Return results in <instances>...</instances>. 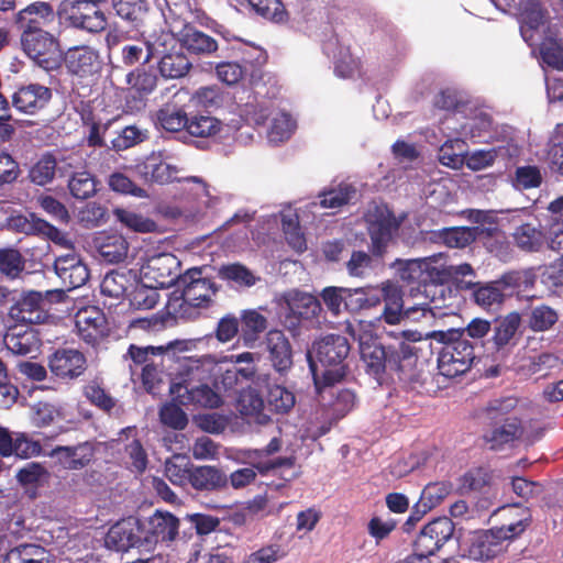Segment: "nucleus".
<instances>
[{"label":"nucleus","mask_w":563,"mask_h":563,"mask_svg":"<svg viewBox=\"0 0 563 563\" xmlns=\"http://www.w3.org/2000/svg\"><path fill=\"white\" fill-rule=\"evenodd\" d=\"M47 365L51 373L57 378L73 380L85 373L87 360L79 350L58 349L49 355Z\"/></svg>","instance_id":"nucleus-13"},{"label":"nucleus","mask_w":563,"mask_h":563,"mask_svg":"<svg viewBox=\"0 0 563 563\" xmlns=\"http://www.w3.org/2000/svg\"><path fill=\"white\" fill-rule=\"evenodd\" d=\"M379 291L383 295L384 309L377 318L378 322L388 325L400 324L405 319L418 322L419 318L413 317L416 312L421 311L422 317H427L430 310L420 307L404 308L402 290L399 285L391 280H385L379 284Z\"/></svg>","instance_id":"nucleus-7"},{"label":"nucleus","mask_w":563,"mask_h":563,"mask_svg":"<svg viewBox=\"0 0 563 563\" xmlns=\"http://www.w3.org/2000/svg\"><path fill=\"white\" fill-rule=\"evenodd\" d=\"M521 35L529 45L538 44V40L548 31L545 12L539 0H525L519 8Z\"/></svg>","instance_id":"nucleus-17"},{"label":"nucleus","mask_w":563,"mask_h":563,"mask_svg":"<svg viewBox=\"0 0 563 563\" xmlns=\"http://www.w3.org/2000/svg\"><path fill=\"white\" fill-rule=\"evenodd\" d=\"M185 455L175 454L165 462V476L172 484L185 486L189 481L190 470Z\"/></svg>","instance_id":"nucleus-53"},{"label":"nucleus","mask_w":563,"mask_h":563,"mask_svg":"<svg viewBox=\"0 0 563 563\" xmlns=\"http://www.w3.org/2000/svg\"><path fill=\"white\" fill-rule=\"evenodd\" d=\"M70 194L77 199H88L97 191L95 178L87 172L74 174L69 181Z\"/></svg>","instance_id":"nucleus-60"},{"label":"nucleus","mask_w":563,"mask_h":563,"mask_svg":"<svg viewBox=\"0 0 563 563\" xmlns=\"http://www.w3.org/2000/svg\"><path fill=\"white\" fill-rule=\"evenodd\" d=\"M157 123L166 131L178 132L184 128L187 129V114L176 108L166 107L161 109L156 114Z\"/></svg>","instance_id":"nucleus-59"},{"label":"nucleus","mask_w":563,"mask_h":563,"mask_svg":"<svg viewBox=\"0 0 563 563\" xmlns=\"http://www.w3.org/2000/svg\"><path fill=\"white\" fill-rule=\"evenodd\" d=\"M227 361L234 364H244L235 367L239 377L251 380L255 387H264L269 385V376L267 374H257L255 362L260 361V355L252 352H244L238 355L225 357Z\"/></svg>","instance_id":"nucleus-37"},{"label":"nucleus","mask_w":563,"mask_h":563,"mask_svg":"<svg viewBox=\"0 0 563 563\" xmlns=\"http://www.w3.org/2000/svg\"><path fill=\"white\" fill-rule=\"evenodd\" d=\"M183 286V299L186 303L194 307L207 305L217 288L214 284L206 277H202L201 268L188 269L179 279Z\"/></svg>","instance_id":"nucleus-14"},{"label":"nucleus","mask_w":563,"mask_h":563,"mask_svg":"<svg viewBox=\"0 0 563 563\" xmlns=\"http://www.w3.org/2000/svg\"><path fill=\"white\" fill-rule=\"evenodd\" d=\"M452 487L445 482H435L428 484L420 496L418 507L423 508V512L439 506L451 493Z\"/></svg>","instance_id":"nucleus-51"},{"label":"nucleus","mask_w":563,"mask_h":563,"mask_svg":"<svg viewBox=\"0 0 563 563\" xmlns=\"http://www.w3.org/2000/svg\"><path fill=\"white\" fill-rule=\"evenodd\" d=\"M179 42L189 53L210 55L218 49L217 41L190 25H185L179 32Z\"/></svg>","instance_id":"nucleus-35"},{"label":"nucleus","mask_w":563,"mask_h":563,"mask_svg":"<svg viewBox=\"0 0 563 563\" xmlns=\"http://www.w3.org/2000/svg\"><path fill=\"white\" fill-rule=\"evenodd\" d=\"M453 522L446 517L438 518L420 531L415 542L416 550L432 555L453 537Z\"/></svg>","instance_id":"nucleus-15"},{"label":"nucleus","mask_w":563,"mask_h":563,"mask_svg":"<svg viewBox=\"0 0 563 563\" xmlns=\"http://www.w3.org/2000/svg\"><path fill=\"white\" fill-rule=\"evenodd\" d=\"M174 43H168L162 48L156 58L157 71L164 79H180L187 76L192 64L183 49H174Z\"/></svg>","instance_id":"nucleus-19"},{"label":"nucleus","mask_w":563,"mask_h":563,"mask_svg":"<svg viewBox=\"0 0 563 563\" xmlns=\"http://www.w3.org/2000/svg\"><path fill=\"white\" fill-rule=\"evenodd\" d=\"M93 247L100 260L109 264H119L125 261L129 254V242L120 233L100 232L93 238Z\"/></svg>","instance_id":"nucleus-23"},{"label":"nucleus","mask_w":563,"mask_h":563,"mask_svg":"<svg viewBox=\"0 0 563 563\" xmlns=\"http://www.w3.org/2000/svg\"><path fill=\"white\" fill-rule=\"evenodd\" d=\"M374 252L382 254L399 228V221L386 206L374 205L365 213Z\"/></svg>","instance_id":"nucleus-12"},{"label":"nucleus","mask_w":563,"mask_h":563,"mask_svg":"<svg viewBox=\"0 0 563 563\" xmlns=\"http://www.w3.org/2000/svg\"><path fill=\"white\" fill-rule=\"evenodd\" d=\"M467 145L462 139L446 141L439 151V161L442 165L457 169L466 161Z\"/></svg>","instance_id":"nucleus-44"},{"label":"nucleus","mask_w":563,"mask_h":563,"mask_svg":"<svg viewBox=\"0 0 563 563\" xmlns=\"http://www.w3.org/2000/svg\"><path fill=\"white\" fill-rule=\"evenodd\" d=\"M136 170L145 181L167 184L180 180L178 177L180 169L176 165L169 164L154 154L137 164Z\"/></svg>","instance_id":"nucleus-27"},{"label":"nucleus","mask_w":563,"mask_h":563,"mask_svg":"<svg viewBox=\"0 0 563 563\" xmlns=\"http://www.w3.org/2000/svg\"><path fill=\"white\" fill-rule=\"evenodd\" d=\"M424 284H444L450 282L448 261L442 253L422 258Z\"/></svg>","instance_id":"nucleus-46"},{"label":"nucleus","mask_w":563,"mask_h":563,"mask_svg":"<svg viewBox=\"0 0 563 563\" xmlns=\"http://www.w3.org/2000/svg\"><path fill=\"white\" fill-rule=\"evenodd\" d=\"M169 391L175 399L185 406L194 405L203 408H218L222 405L220 395L207 384L198 386L170 384Z\"/></svg>","instance_id":"nucleus-18"},{"label":"nucleus","mask_w":563,"mask_h":563,"mask_svg":"<svg viewBox=\"0 0 563 563\" xmlns=\"http://www.w3.org/2000/svg\"><path fill=\"white\" fill-rule=\"evenodd\" d=\"M217 368L218 364L211 356L187 358L180 369L181 382L177 384L192 386L191 384L195 382H207L216 374Z\"/></svg>","instance_id":"nucleus-33"},{"label":"nucleus","mask_w":563,"mask_h":563,"mask_svg":"<svg viewBox=\"0 0 563 563\" xmlns=\"http://www.w3.org/2000/svg\"><path fill=\"white\" fill-rule=\"evenodd\" d=\"M113 214L123 227L137 233H151L157 229L152 219L129 209L117 208Z\"/></svg>","instance_id":"nucleus-45"},{"label":"nucleus","mask_w":563,"mask_h":563,"mask_svg":"<svg viewBox=\"0 0 563 563\" xmlns=\"http://www.w3.org/2000/svg\"><path fill=\"white\" fill-rule=\"evenodd\" d=\"M158 416L162 424L174 430H184L188 424V417L186 412L173 402L163 405L159 409Z\"/></svg>","instance_id":"nucleus-64"},{"label":"nucleus","mask_w":563,"mask_h":563,"mask_svg":"<svg viewBox=\"0 0 563 563\" xmlns=\"http://www.w3.org/2000/svg\"><path fill=\"white\" fill-rule=\"evenodd\" d=\"M508 543L496 528L470 532L461 548L463 556L475 561H488L506 551Z\"/></svg>","instance_id":"nucleus-8"},{"label":"nucleus","mask_w":563,"mask_h":563,"mask_svg":"<svg viewBox=\"0 0 563 563\" xmlns=\"http://www.w3.org/2000/svg\"><path fill=\"white\" fill-rule=\"evenodd\" d=\"M59 14L74 26L88 32L103 31L108 23L106 14L96 4L81 0L63 1Z\"/></svg>","instance_id":"nucleus-11"},{"label":"nucleus","mask_w":563,"mask_h":563,"mask_svg":"<svg viewBox=\"0 0 563 563\" xmlns=\"http://www.w3.org/2000/svg\"><path fill=\"white\" fill-rule=\"evenodd\" d=\"M56 20L52 5L47 2H35L16 14V24L22 33L43 32Z\"/></svg>","instance_id":"nucleus-20"},{"label":"nucleus","mask_w":563,"mask_h":563,"mask_svg":"<svg viewBox=\"0 0 563 563\" xmlns=\"http://www.w3.org/2000/svg\"><path fill=\"white\" fill-rule=\"evenodd\" d=\"M52 292L46 291L43 295L40 291L25 292L20 300L11 307L10 316L19 322L31 324L41 323L45 320L44 297L49 296Z\"/></svg>","instance_id":"nucleus-21"},{"label":"nucleus","mask_w":563,"mask_h":563,"mask_svg":"<svg viewBox=\"0 0 563 563\" xmlns=\"http://www.w3.org/2000/svg\"><path fill=\"white\" fill-rule=\"evenodd\" d=\"M282 224L288 244L296 252H303L307 249V244L306 239L300 231L297 214L292 212L283 213Z\"/></svg>","instance_id":"nucleus-52"},{"label":"nucleus","mask_w":563,"mask_h":563,"mask_svg":"<svg viewBox=\"0 0 563 563\" xmlns=\"http://www.w3.org/2000/svg\"><path fill=\"white\" fill-rule=\"evenodd\" d=\"M295 130V122L289 114L285 112H277L273 119L267 132V137L271 143H280L289 139Z\"/></svg>","instance_id":"nucleus-56"},{"label":"nucleus","mask_w":563,"mask_h":563,"mask_svg":"<svg viewBox=\"0 0 563 563\" xmlns=\"http://www.w3.org/2000/svg\"><path fill=\"white\" fill-rule=\"evenodd\" d=\"M141 282L158 288L172 286L180 279V261L172 253L147 255L141 269Z\"/></svg>","instance_id":"nucleus-5"},{"label":"nucleus","mask_w":563,"mask_h":563,"mask_svg":"<svg viewBox=\"0 0 563 563\" xmlns=\"http://www.w3.org/2000/svg\"><path fill=\"white\" fill-rule=\"evenodd\" d=\"M533 46H539L541 57L545 64L558 69H563V47L560 42L552 36H547L538 40V44Z\"/></svg>","instance_id":"nucleus-57"},{"label":"nucleus","mask_w":563,"mask_h":563,"mask_svg":"<svg viewBox=\"0 0 563 563\" xmlns=\"http://www.w3.org/2000/svg\"><path fill=\"white\" fill-rule=\"evenodd\" d=\"M84 395L95 406L109 412L115 407V399L97 382L91 380L84 387Z\"/></svg>","instance_id":"nucleus-63"},{"label":"nucleus","mask_w":563,"mask_h":563,"mask_svg":"<svg viewBox=\"0 0 563 563\" xmlns=\"http://www.w3.org/2000/svg\"><path fill=\"white\" fill-rule=\"evenodd\" d=\"M268 387L267 405L276 413H286L295 406V396L280 385Z\"/></svg>","instance_id":"nucleus-54"},{"label":"nucleus","mask_w":563,"mask_h":563,"mask_svg":"<svg viewBox=\"0 0 563 563\" xmlns=\"http://www.w3.org/2000/svg\"><path fill=\"white\" fill-rule=\"evenodd\" d=\"M221 122L210 115H194L188 118L187 131L192 136L210 137L221 130Z\"/></svg>","instance_id":"nucleus-55"},{"label":"nucleus","mask_w":563,"mask_h":563,"mask_svg":"<svg viewBox=\"0 0 563 563\" xmlns=\"http://www.w3.org/2000/svg\"><path fill=\"white\" fill-rule=\"evenodd\" d=\"M427 339L443 344L438 356V368L441 375L453 378L471 369L475 361L474 345L463 338V331L449 329L446 331H431Z\"/></svg>","instance_id":"nucleus-3"},{"label":"nucleus","mask_w":563,"mask_h":563,"mask_svg":"<svg viewBox=\"0 0 563 563\" xmlns=\"http://www.w3.org/2000/svg\"><path fill=\"white\" fill-rule=\"evenodd\" d=\"M52 98L51 90L42 85L31 84L21 87L14 92L12 103L16 110L27 114H34L43 109Z\"/></svg>","instance_id":"nucleus-25"},{"label":"nucleus","mask_w":563,"mask_h":563,"mask_svg":"<svg viewBox=\"0 0 563 563\" xmlns=\"http://www.w3.org/2000/svg\"><path fill=\"white\" fill-rule=\"evenodd\" d=\"M179 521L169 512L156 511L146 525L147 542L172 541L178 533Z\"/></svg>","instance_id":"nucleus-31"},{"label":"nucleus","mask_w":563,"mask_h":563,"mask_svg":"<svg viewBox=\"0 0 563 563\" xmlns=\"http://www.w3.org/2000/svg\"><path fill=\"white\" fill-rule=\"evenodd\" d=\"M275 302L288 316L302 319H312L321 311V305L314 296L298 289L276 295Z\"/></svg>","instance_id":"nucleus-16"},{"label":"nucleus","mask_w":563,"mask_h":563,"mask_svg":"<svg viewBox=\"0 0 563 563\" xmlns=\"http://www.w3.org/2000/svg\"><path fill=\"white\" fill-rule=\"evenodd\" d=\"M501 412L515 411L517 422H506L495 428L486 435V441L490 443V449L496 450L505 443L514 441L516 438L526 437L534 440L539 438L544 427H541L539 417L542 416L540 407L526 400H518L509 397L499 401L496 407Z\"/></svg>","instance_id":"nucleus-1"},{"label":"nucleus","mask_w":563,"mask_h":563,"mask_svg":"<svg viewBox=\"0 0 563 563\" xmlns=\"http://www.w3.org/2000/svg\"><path fill=\"white\" fill-rule=\"evenodd\" d=\"M499 514L504 523L496 529L499 533L504 534L507 543L520 536L531 523L530 510L520 505L503 507Z\"/></svg>","instance_id":"nucleus-28"},{"label":"nucleus","mask_w":563,"mask_h":563,"mask_svg":"<svg viewBox=\"0 0 563 563\" xmlns=\"http://www.w3.org/2000/svg\"><path fill=\"white\" fill-rule=\"evenodd\" d=\"M47 551L36 544L25 543L11 549L4 558V563H47Z\"/></svg>","instance_id":"nucleus-41"},{"label":"nucleus","mask_w":563,"mask_h":563,"mask_svg":"<svg viewBox=\"0 0 563 563\" xmlns=\"http://www.w3.org/2000/svg\"><path fill=\"white\" fill-rule=\"evenodd\" d=\"M239 410L257 424H266L269 421V417L264 412V401L255 389L250 388L240 395Z\"/></svg>","instance_id":"nucleus-39"},{"label":"nucleus","mask_w":563,"mask_h":563,"mask_svg":"<svg viewBox=\"0 0 563 563\" xmlns=\"http://www.w3.org/2000/svg\"><path fill=\"white\" fill-rule=\"evenodd\" d=\"M76 329L85 342L96 344L107 333L104 314L96 307L80 309L76 313Z\"/></svg>","instance_id":"nucleus-22"},{"label":"nucleus","mask_w":563,"mask_h":563,"mask_svg":"<svg viewBox=\"0 0 563 563\" xmlns=\"http://www.w3.org/2000/svg\"><path fill=\"white\" fill-rule=\"evenodd\" d=\"M144 42L136 44H126L121 49V58L124 65L132 66L139 62L150 63L162 53V48L174 43L175 37L172 32L166 30L144 32Z\"/></svg>","instance_id":"nucleus-10"},{"label":"nucleus","mask_w":563,"mask_h":563,"mask_svg":"<svg viewBox=\"0 0 563 563\" xmlns=\"http://www.w3.org/2000/svg\"><path fill=\"white\" fill-rule=\"evenodd\" d=\"M385 334L395 340L387 346L388 350V368L390 371H402L406 365L411 364L418 355L419 349L415 345L427 339L418 330L387 331Z\"/></svg>","instance_id":"nucleus-9"},{"label":"nucleus","mask_w":563,"mask_h":563,"mask_svg":"<svg viewBox=\"0 0 563 563\" xmlns=\"http://www.w3.org/2000/svg\"><path fill=\"white\" fill-rule=\"evenodd\" d=\"M349 352L347 339L339 334H329L314 342L307 357L318 388L321 383L325 386L332 385L345 376L344 361Z\"/></svg>","instance_id":"nucleus-2"},{"label":"nucleus","mask_w":563,"mask_h":563,"mask_svg":"<svg viewBox=\"0 0 563 563\" xmlns=\"http://www.w3.org/2000/svg\"><path fill=\"white\" fill-rule=\"evenodd\" d=\"M266 349L273 366L282 372L292 364V352L286 335L279 330H271L266 334Z\"/></svg>","instance_id":"nucleus-34"},{"label":"nucleus","mask_w":563,"mask_h":563,"mask_svg":"<svg viewBox=\"0 0 563 563\" xmlns=\"http://www.w3.org/2000/svg\"><path fill=\"white\" fill-rule=\"evenodd\" d=\"M140 522L136 518L129 517L113 525L107 534V543L118 550H126L140 542Z\"/></svg>","instance_id":"nucleus-32"},{"label":"nucleus","mask_w":563,"mask_h":563,"mask_svg":"<svg viewBox=\"0 0 563 563\" xmlns=\"http://www.w3.org/2000/svg\"><path fill=\"white\" fill-rule=\"evenodd\" d=\"M65 64L71 74L79 77L92 76L100 69L99 55L88 46L68 49Z\"/></svg>","instance_id":"nucleus-30"},{"label":"nucleus","mask_w":563,"mask_h":563,"mask_svg":"<svg viewBox=\"0 0 563 563\" xmlns=\"http://www.w3.org/2000/svg\"><path fill=\"white\" fill-rule=\"evenodd\" d=\"M157 289L158 287L151 286L146 283H142L136 286L131 292V306L139 310L153 309L157 305L159 298Z\"/></svg>","instance_id":"nucleus-58"},{"label":"nucleus","mask_w":563,"mask_h":563,"mask_svg":"<svg viewBox=\"0 0 563 563\" xmlns=\"http://www.w3.org/2000/svg\"><path fill=\"white\" fill-rule=\"evenodd\" d=\"M475 290L473 298L476 305L484 309L503 303L505 295L496 280L490 283H477L473 285Z\"/></svg>","instance_id":"nucleus-48"},{"label":"nucleus","mask_w":563,"mask_h":563,"mask_svg":"<svg viewBox=\"0 0 563 563\" xmlns=\"http://www.w3.org/2000/svg\"><path fill=\"white\" fill-rule=\"evenodd\" d=\"M493 473L483 467L467 471L459 478L461 494H488L493 486Z\"/></svg>","instance_id":"nucleus-38"},{"label":"nucleus","mask_w":563,"mask_h":563,"mask_svg":"<svg viewBox=\"0 0 563 563\" xmlns=\"http://www.w3.org/2000/svg\"><path fill=\"white\" fill-rule=\"evenodd\" d=\"M23 52L45 70L56 69L62 63V49L55 35L48 31L21 33Z\"/></svg>","instance_id":"nucleus-4"},{"label":"nucleus","mask_w":563,"mask_h":563,"mask_svg":"<svg viewBox=\"0 0 563 563\" xmlns=\"http://www.w3.org/2000/svg\"><path fill=\"white\" fill-rule=\"evenodd\" d=\"M132 284L133 276L130 272L112 271L103 277L100 288L104 296L119 299L125 295Z\"/></svg>","instance_id":"nucleus-43"},{"label":"nucleus","mask_w":563,"mask_h":563,"mask_svg":"<svg viewBox=\"0 0 563 563\" xmlns=\"http://www.w3.org/2000/svg\"><path fill=\"white\" fill-rule=\"evenodd\" d=\"M227 476L217 467L210 465L197 466L190 470L188 483L197 490H216L227 485Z\"/></svg>","instance_id":"nucleus-36"},{"label":"nucleus","mask_w":563,"mask_h":563,"mask_svg":"<svg viewBox=\"0 0 563 563\" xmlns=\"http://www.w3.org/2000/svg\"><path fill=\"white\" fill-rule=\"evenodd\" d=\"M218 275L223 280L232 282L243 287H252L260 280V277L255 276L246 266L240 263L222 265L218 269Z\"/></svg>","instance_id":"nucleus-49"},{"label":"nucleus","mask_w":563,"mask_h":563,"mask_svg":"<svg viewBox=\"0 0 563 563\" xmlns=\"http://www.w3.org/2000/svg\"><path fill=\"white\" fill-rule=\"evenodd\" d=\"M95 455V448L90 442H82L71 446H56L49 456L65 470H81L87 466Z\"/></svg>","instance_id":"nucleus-26"},{"label":"nucleus","mask_w":563,"mask_h":563,"mask_svg":"<svg viewBox=\"0 0 563 563\" xmlns=\"http://www.w3.org/2000/svg\"><path fill=\"white\" fill-rule=\"evenodd\" d=\"M397 266L399 277L408 284H424L422 258L397 260L394 264Z\"/></svg>","instance_id":"nucleus-62"},{"label":"nucleus","mask_w":563,"mask_h":563,"mask_svg":"<svg viewBox=\"0 0 563 563\" xmlns=\"http://www.w3.org/2000/svg\"><path fill=\"white\" fill-rule=\"evenodd\" d=\"M7 349L16 355H26L33 351L34 334L32 331L16 332L12 330L4 336Z\"/></svg>","instance_id":"nucleus-61"},{"label":"nucleus","mask_w":563,"mask_h":563,"mask_svg":"<svg viewBox=\"0 0 563 563\" xmlns=\"http://www.w3.org/2000/svg\"><path fill=\"white\" fill-rule=\"evenodd\" d=\"M512 235L517 246L527 252L539 251L545 240L542 231L530 223L518 227Z\"/></svg>","instance_id":"nucleus-47"},{"label":"nucleus","mask_w":563,"mask_h":563,"mask_svg":"<svg viewBox=\"0 0 563 563\" xmlns=\"http://www.w3.org/2000/svg\"><path fill=\"white\" fill-rule=\"evenodd\" d=\"M356 339L358 341L361 360L368 374L379 376L388 368V350L384 346L369 322H360L357 325Z\"/></svg>","instance_id":"nucleus-6"},{"label":"nucleus","mask_w":563,"mask_h":563,"mask_svg":"<svg viewBox=\"0 0 563 563\" xmlns=\"http://www.w3.org/2000/svg\"><path fill=\"white\" fill-rule=\"evenodd\" d=\"M54 269L64 284L70 288L82 286L89 278L87 266L75 252L57 256Z\"/></svg>","instance_id":"nucleus-24"},{"label":"nucleus","mask_w":563,"mask_h":563,"mask_svg":"<svg viewBox=\"0 0 563 563\" xmlns=\"http://www.w3.org/2000/svg\"><path fill=\"white\" fill-rule=\"evenodd\" d=\"M520 323L521 318L517 312H510L496 319L490 339L492 349L496 353H505L515 345V336Z\"/></svg>","instance_id":"nucleus-29"},{"label":"nucleus","mask_w":563,"mask_h":563,"mask_svg":"<svg viewBox=\"0 0 563 563\" xmlns=\"http://www.w3.org/2000/svg\"><path fill=\"white\" fill-rule=\"evenodd\" d=\"M49 472L40 463L31 462L20 468L16 473L18 483L25 489H36L48 483Z\"/></svg>","instance_id":"nucleus-42"},{"label":"nucleus","mask_w":563,"mask_h":563,"mask_svg":"<svg viewBox=\"0 0 563 563\" xmlns=\"http://www.w3.org/2000/svg\"><path fill=\"white\" fill-rule=\"evenodd\" d=\"M57 162L53 154H43L29 172L31 181L38 186H45L52 183L57 170L64 172V166L57 167Z\"/></svg>","instance_id":"nucleus-40"},{"label":"nucleus","mask_w":563,"mask_h":563,"mask_svg":"<svg viewBox=\"0 0 563 563\" xmlns=\"http://www.w3.org/2000/svg\"><path fill=\"white\" fill-rule=\"evenodd\" d=\"M243 340L249 345L254 343L258 334L266 330L267 319L257 310H245L241 316Z\"/></svg>","instance_id":"nucleus-50"}]
</instances>
